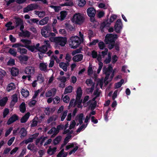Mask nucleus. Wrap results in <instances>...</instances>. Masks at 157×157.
<instances>
[{"label": "nucleus", "instance_id": "nucleus-1", "mask_svg": "<svg viewBox=\"0 0 157 157\" xmlns=\"http://www.w3.org/2000/svg\"><path fill=\"white\" fill-rule=\"evenodd\" d=\"M118 37V36L116 34H109L106 35L105 41L106 44H109V49H111L113 48L115 41Z\"/></svg>", "mask_w": 157, "mask_h": 157}, {"label": "nucleus", "instance_id": "nucleus-2", "mask_svg": "<svg viewBox=\"0 0 157 157\" xmlns=\"http://www.w3.org/2000/svg\"><path fill=\"white\" fill-rule=\"evenodd\" d=\"M81 40L78 36H71L69 40V45L71 48L75 49L82 43Z\"/></svg>", "mask_w": 157, "mask_h": 157}, {"label": "nucleus", "instance_id": "nucleus-3", "mask_svg": "<svg viewBox=\"0 0 157 157\" xmlns=\"http://www.w3.org/2000/svg\"><path fill=\"white\" fill-rule=\"evenodd\" d=\"M85 16L84 15L80 13H75L72 19V21L77 24L80 25L84 21Z\"/></svg>", "mask_w": 157, "mask_h": 157}, {"label": "nucleus", "instance_id": "nucleus-4", "mask_svg": "<svg viewBox=\"0 0 157 157\" xmlns=\"http://www.w3.org/2000/svg\"><path fill=\"white\" fill-rule=\"evenodd\" d=\"M44 44V45L39 49V55L40 59L42 58L41 55L42 54L45 53L47 51L48 48L51 47L49 41L45 40Z\"/></svg>", "mask_w": 157, "mask_h": 157}, {"label": "nucleus", "instance_id": "nucleus-5", "mask_svg": "<svg viewBox=\"0 0 157 157\" xmlns=\"http://www.w3.org/2000/svg\"><path fill=\"white\" fill-rule=\"evenodd\" d=\"M79 147V145L76 143H70L66 146L65 150L67 151L71 148H73L69 153V155H71L74 153L78 150Z\"/></svg>", "mask_w": 157, "mask_h": 157}, {"label": "nucleus", "instance_id": "nucleus-6", "mask_svg": "<svg viewBox=\"0 0 157 157\" xmlns=\"http://www.w3.org/2000/svg\"><path fill=\"white\" fill-rule=\"evenodd\" d=\"M51 30V29L49 25L44 26L41 30V33L42 36L45 38L49 37L50 34H52V36L55 35L54 33H51L50 32Z\"/></svg>", "mask_w": 157, "mask_h": 157}, {"label": "nucleus", "instance_id": "nucleus-7", "mask_svg": "<svg viewBox=\"0 0 157 157\" xmlns=\"http://www.w3.org/2000/svg\"><path fill=\"white\" fill-rule=\"evenodd\" d=\"M94 95L96 97L94 98L92 100L90 101L89 102V105H90V108L91 110H93L96 107L97 104V103L95 101L96 98L98 97L100 94V92L98 90H97L94 93Z\"/></svg>", "mask_w": 157, "mask_h": 157}, {"label": "nucleus", "instance_id": "nucleus-8", "mask_svg": "<svg viewBox=\"0 0 157 157\" xmlns=\"http://www.w3.org/2000/svg\"><path fill=\"white\" fill-rule=\"evenodd\" d=\"M55 40L56 44L61 46H64L67 42V39L65 37H56Z\"/></svg>", "mask_w": 157, "mask_h": 157}, {"label": "nucleus", "instance_id": "nucleus-9", "mask_svg": "<svg viewBox=\"0 0 157 157\" xmlns=\"http://www.w3.org/2000/svg\"><path fill=\"white\" fill-rule=\"evenodd\" d=\"M77 97L76 99V102L78 103V107L79 108H81V103L82 100H80V99L82 96V90L81 87H79L78 88L77 91Z\"/></svg>", "mask_w": 157, "mask_h": 157}, {"label": "nucleus", "instance_id": "nucleus-10", "mask_svg": "<svg viewBox=\"0 0 157 157\" xmlns=\"http://www.w3.org/2000/svg\"><path fill=\"white\" fill-rule=\"evenodd\" d=\"M35 68L32 66L27 67L25 69V74L28 75H33L35 72Z\"/></svg>", "mask_w": 157, "mask_h": 157}, {"label": "nucleus", "instance_id": "nucleus-11", "mask_svg": "<svg viewBox=\"0 0 157 157\" xmlns=\"http://www.w3.org/2000/svg\"><path fill=\"white\" fill-rule=\"evenodd\" d=\"M113 70L112 67L109 65L107 68H103V70L104 73L106 75L104 80L105 82L109 79V77L110 72Z\"/></svg>", "mask_w": 157, "mask_h": 157}, {"label": "nucleus", "instance_id": "nucleus-12", "mask_svg": "<svg viewBox=\"0 0 157 157\" xmlns=\"http://www.w3.org/2000/svg\"><path fill=\"white\" fill-rule=\"evenodd\" d=\"M122 24L121 20L118 19L116 23L114 29L117 33H119L122 29Z\"/></svg>", "mask_w": 157, "mask_h": 157}, {"label": "nucleus", "instance_id": "nucleus-13", "mask_svg": "<svg viewBox=\"0 0 157 157\" xmlns=\"http://www.w3.org/2000/svg\"><path fill=\"white\" fill-rule=\"evenodd\" d=\"M37 6L36 4H31L23 9L24 13H27L28 12L33 10L37 8Z\"/></svg>", "mask_w": 157, "mask_h": 157}, {"label": "nucleus", "instance_id": "nucleus-14", "mask_svg": "<svg viewBox=\"0 0 157 157\" xmlns=\"http://www.w3.org/2000/svg\"><path fill=\"white\" fill-rule=\"evenodd\" d=\"M56 88H53L50 90L47 91L45 93V96L47 98L53 96L55 95L56 93Z\"/></svg>", "mask_w": 157, "mask_h": 157}, {"label": "nucleus", "instance_id": "nucleus-15", "mask_svg": "<svg viewBox=\"0 0 157 157\" xmlns=\"http://www.w3.org/2000/svg\"><path fill=\"white\" fill-rule=\"evenodd\" d=\"M87 14L90 17H94L96 13V10L93 7L88 8L87 10Z\"/></svg>", "mask_w": 157, "mask_h": 157}, {"label": "nucleus", "instance_id": "nucleus-16", "mask_svg": "<svg viewBox=\"0 0 157 157\" xmlns=\"http://www.w3.org/2000/svg\"><path fill=\"white\" fill-rule=\"evenodd\" d=\"M21 41L22 42L24 45L21 44L22 47H25L27 48L31 43V41L30 40L27 39H21Z\"/></svg>", "mask_w": 157, "mask_h": 157}, {"label": "nucleus", "instance_id": "nucleus-17", "mask_svg": "<svg viewBox=\"0 0 157 157\" xmlns=\"http://www.w3.org/2000/svg\"><path fill=\"white\" fill-rule=\"evenodd\" d=\"M11 100L10 106H13L18 101V98L17 95L15 94L12 95Z\"/></svg>", "mask_w": 157, "mask_h": 157}, {"label": "nucleus", "instance_id": "nucleus-18", "mask_svg": "<svg viewBox=\"0 0 157 157\" xmlns=\"http://www.w3.org/2000/svg\"><path fill=\"white\" fill-rule=\"evenodd\" d=\"M67 15V13L66 11H62L60 13V15L57 16L58 19L62 21L64 19Z\"/></svg>", "mask_w": 157, "mask_h": 157}, {"label": "nucleus", "instance_id": "nucleus-19", "mask_svg": "<svg viewBox=\"0 0 157 157\" xmlns=\"http://www.w3.org/2000/svg\"><path fill=\"white\" fill-rule=\"evenodd\" d=\"M101 59V57L99 55L98 56V57H97V60L99 61V63H98V65H99V67H98V69L97 70V73L98 74H99L100 73V72L102 68L103 65V63L102 62H100Z\"/></svg>", "mask_w": 157, "mask_h": 157}, {"label": "nucleus", "instance_id": "nucleus-20", "mask_svg": "<svg viewBox=\"0 0 157 157\" xmlns=\"http://www.w3.org/2000/svg\"><path fill=\"white\" fill-rule=\"evenodd\" d=\"M47 63H40L39 65V68L41 71L45 72H47L48 71L47 69Z\"/></svg>", "mask_w": 157, "mask_h": 157}, {"label": "nucleus", "instance_id": "nucleus-21", "mask_svg": "<svg viewBox=\"0 0 157 157\" xmlns=\"http://www.w3.org/2000/svg\"><path fill=\"white\" fill-rule=\"evenodd\" d=\"M83 56L82 54H79L74 56L73 58V60L75 62L81 61L82 59Z\"/></svg>", "mask_w": 157, "mask_h": 157}, {"label": "nucleus", "instance_id": "nucleus-22", "mask_svg": "<svg viewBox=\"0 0 157 157\" xmlns=\"http://www.w3.org/2000/svg\"><path fill=\"white\" fill-rule=\"evenodd\" d=\"M47 139V137H41L37 139L36 140V145H37L39 143H40L41 145L43 144V143Z\"/></svg>", "mask_w": 157, "mask_h": 157}, {"label": "nucleus", "instance_id": "nucleus-23", "mask_svg": "<svg viewBox=\"0 0 157 157\" xmlns=\"http://www.w3.org/2000/svg\"><path fill=\"white\" fill-rule=\"evenodd\" d=\"M49 20V18L48 17H45L39 21V25H45L48 23Z\"/></svg>", "mask_w": 157, "mask_h": 157}, {"label": "nucleus", "instance_id": "nucleus-24", "mask_svg": "<svg viewBox=\"0 0 157 157\" xmlns=\"http://www.w3.org/2000/svg\"><path fill=\"white\" fill-rule=\"evenodd\" d=\"M19 71L18 68L13 67H12L10 71V72L13 76H16L18 74Z\"/></svg>", "mask_w": 157, "mask_h": 157}, {"label": "nucleus", "instance_id": "nucleus-25", "mask_svg": "<svg viewBox=\"0 0 157 157\" xmlns=\"http://www.w3.org/2000/svg\"><path fill=\"white\" fill-rule=\"evenodd\" d=\"M57 148L56 147H52L50 146L47 151V153L49 155H52L56 152Z\"/></svg>", "mask_w": 157, "mask_h": 157}, {"label": "nucleus", "instance_id": "nucleus-26", "mask_svg": "<svg viewBox=\"0 0 157 157\" xmlns=\"http://www.w3.org/2000/svg\"><path fill=\"white\" fill-rule=\"evenodd\" d=\"M48 134H52L51 137H54L58 133V131H56V128H52L48 132Z\"/></svg>", "mask_w": 157, "mask_h": 157}, {"label": "nucleus", "instance_id": "nucleus-27", "mask_svg": "<svg viewBox=\"0 0 157 157\" xmlns=\"http://www.w3.org/2000/svg\"><path fill=\"white\" fill-rule=\"evenodd\" d=\"M30 113L29 112H28L21 119V122L22 123L25 122L28 120Z\"/></svg>", "mask_w": 157, "mask_h": 157}, {"label": "nucleus", "instance_id": "nucleus-28", "mask_svg": "<svg viewBox=\"0 0 157 157\" xmlns=\"http://www.w3.org/2000/svg\"><path fill=\"white\" fill-rule=\"evenodd\" d=\"M84 118V115L82 113H81L78 115L76 117L75 120L78 121L80 124L82 123V120Z\"/></svg>", "mask_w": 157, "mask_h": 157}, {"label": "nucleus", "instance_id": "nucleus-29", "mask_svg": "<svg viewBox=\"0 0 157 157\" xmlns=\"http://www.w3.org/2000/svg\"><path fill=\"white\" fill-rule=\"evenodd\" d=\"M30 35V33L27 31H22L20 33V36L24 37H28Z\"/></svg>", "mask_w": 157, "mask_h": 157}, {"label": "nucleus", "instance_id": "nucleus-30", "mask_svg": "<svg viewBox=\"0 0 157 157\" xmlns=\"http://www.w3.org/2000/svg\"><path fill=\"white\" fill-rule=\"evenodd\" d=\"M88 73L89 75H93L95 77L97 76V75L96 74V72L95 71L93 72L92 70V67L91 66H89L88 70Z\"/></svg>", "mask_w": 157, "mask_h": 157}, {"label": "nucleus", "instance_id": "nucleus-31", "mask_svg": "<svg viewBox=\"0 0 157 157\" xmlns=\"http://www.w3.org/2000/svg\"><path fill=\"white\" fill-rule=\"evenodd\" d=\"M21 93L22 96L25 98L27 97L29 94V91L27 90L24 89L21 90Z\"/></svg>", "mask_w": 157, "mask_h": 157}, {"label": "nucleus", "instance_id": "nucleus-32", "mask_svg": "<svg viewBox=\"0 0 157 157\" xmlns=\"http://www.w3.org/2000/svg\"><path fill=\"white\" fill-rule=\"evenodd\" d=\"M8 98L7 97H5L0 99V105L1 106H4L6 104Z\"/></svg>", "mask_w": 157, "mask_h": 157}, {"label": "nucleus", "instance_id": "nucleus-33", "mask_svg": "<svg viewBox=\"0 0 157 157\" xmlns=\"http://www.w3.org/2000/svg\"><path fill=\"white\" fill-rule=\"evenodd\" d=\"M73 88L72 86H68L65 88L64 90V94H65L71 93L73 90Z\"/></svg>", "mask_w": 157, "mask_h": 157}, {"label": "nucleus", "instance_id": "nucleus-34", "mask_svg": "<svg viewBox=\"0 0 157 157\" xmlns=\"http://www.w3.org/2000/svg\"><path fill=\"white\" fill-rule=\"evenodd\" d=\"M36 15H38L40 17H44L45 14V13L44 11H34Z\"/></svg>", "mask_w": 157, "mask_h": 157}, {"label": "nucleus", "instance_id": "nucleus-35", "mask_svg": "<svg viewBox=\"0 0 157 157\" xmlns=\"http://www.w3.org/2000/svg\"><path fill=\"white\" fill-rule=\"evenodd\" d=\"M67 63H66L64 62H62L59 63V66L64 71H66L67 67Z\"/></svg>", "mask_w": 157, "mask_h": 157}, {"label": "nucleus", "instance_id": "nucleus-36", "mask_svg": "<svg viewBox=\"0 0 157 157\" xmlns=\"http://www.w3.org/2000/svg\"><path fill=\"white\" fill-rule=\"evenodd\" d=\"M71 136H68L66 137V138L65 139L64 142L63 144L61 146V147L62 148L64 146L66 145L67 143L69 142V140L71 139Z\"/></svg>", "mask_w": 157, "mask_h": 157}, {"label": "nucleus", "instance_id": "nucleus-37", "mask_svg": "<svg viewBox=\"0 0 157 157\" xmlns=\"http://www.w3.org/2000/svg\"><path fill=\"white\" fill-rule=\"evenodd\" d=\"M124 82V80L123 79H121L120 82H118L115 84V88L117 89L121 87Z\"/></svg>", "mask_w": 157, "mask_h": 157}, {"label": "nucleus", "instance_id": "nucleus-38", "mask_svg": "<svg viewBox=\"0 0 157 157\" xmlns=\"http://www.w3.org/2000/svg\"><path fill=\"white\" fill-rule=\"evenodd\" d=\"M62 137L61 136H57L53 141V143L55 145L58 144L61 141Z\"/></svg>", "mask_w": 157, "mask_h": 157}, {"label": "nucleus", "instance_id": "nucleus-39", "mask_svg": "<svg viewBox=\"0 0 157 157\" xmlns=\"http://www.w3.org/2000/svg\"><path fill=\"white\" fill-rule=\"evenodd\" d=\"M20 111L24 113L25 110V104L24 102H22L20 106Z\"/></svg>", "mask_w": 157, "mask_h": 157}, {"label": "nucleus", "instance_id": "nucleus-40", "mask_svg": "<svg viewBox=\"0 0 157 157\" xmlns=\"http://www.w3.org/2000/svg\"><path fill=\"white\" fill-rule=\"evenodd\" d=\"M67 110H66L64 111L63 113L61 114V120L62 121H63L66 116L67 115Z\"/></svg>", "mask_w": 157, "mask_h": 157}, {"label": "nucleus", "instance_id": "nucleus-41", "mask_svg": "<svg viewBox=\"0 0 157 157\" xmlns=\"http://www.w3.org/2000/svg\"><path fill=\"white\" fill-rule=\"evenodd\" d=\"M86 83L88 86H94V83L90 79H88L86 81Z\"/></svg>", "mask_w": 157, "mask_h": 157}, {"label": "nucleus", "instance_id": "nucleus-42", "mask_svg": "<svg viewBox=\"0 0 157 157\" xmlns=\"http://www.w3.org/2000/svg\"><path fill=\"white\" fill-rule=\"evenodd\" d=\"M20 132L21 137H24L26 135L27 132L24 128H22L21 129Z\"/></svg>", "mask_w": 157, "mask_h": 157}, {"label": "nucleus", "instance_id": "nucleus-43", "mask_svg": "<svg viewBox=\"0 0 157 157\" xmlns=\"http://www.w3.org/2000/svg\"><path fill=\"white\" fill-rule=\"evenodd\" d=\"M28 57L26 56H20L19 57V59L21 62H23L24 61H26L28 60Z\"/></svg>", "mask_w": 157, "mask_h": 157}, {"label": "nucleus", "instance_id": "nucleus-44", "mask_svg": "<svg viewBox=\"0 0 157 157\" xmlns=\"http://www.w3.org/2000/svg\"><path fill=\"white\" fill-rule=\"evenodd\" d=\"M65 25L66 28L69 31H72L74 29V28L73 26L69 23H66Z\"/></svg>", "mask_w": 157, "mask_h": 157}, {"label": "nucleus", "instance_id": "nucleus-45", "mask_svg": "<svg viewBox=\"0 0 157 157\" xmlns=\"http://www.w3.org/2000/svg\"><path fill=\"white\" fill-rule=\"evenodd\" d=\"M62 97L63 101L64 102L67 103L69 102L70 98L69 96L65 95L64 96L63 95Z\"/></svg>", "mask_w": 157, "mask_h": 157}, {"label": "nucleus", "instance_id": "nucleus-46", "mask_svg": "<svg viewBox=\"0 0 157 157\" xmlns=\"http://www.w3.org/2000/svg\"><path fill=\"white\" fill-rule=\"evenodd\" d=\"M18 119V117L16 115H13L10 117V123L15 121Z\"/></svg>", "mask_w": 157, "mask_h": 157}, {"label": "nucleus", "instance_id": "nucleus-47", "mask_svg": "<svg viewBox=\"0 0 157 157\" xmlns=\"http://www.w3.org/2000/svg\"><path fill=\"white\" fill-rule=\"evenodd\" d=\"M18 52H19L21 54H26L27 52V50L25 48H18L17 50Z\"/></svg>", "mask_w": 157, "mask_h": 157}, {"label": "nucleus", "instance_id": "nucleus-48", "mask_svg": "<svg viewBox=\"0 0 157 157\" xmlns=\"http://www.w3.org/2000/svg\"><path fill=\"white\" fill-rule=\"evenodd\" d=\"M87 124H83L81 125L79 128H78L77 130V132H79L83 130L87 126Z\"/></svg>", "mask_w": 157, "mask_h": 157}, {"label": "nucleus", "instance_id": "nucleus-49", "mask_svg": "<svg viewBox=\"0 0 157 157\" xmlns=\"http://www.w3.org/2000/svg\"><path fill=\"white\" fill-rule=\"evenodd\" d=\"M37 80L40 82H42L44 81V78L41 74H39L38 75Z\"/></svg>", "mask_w": 157, "mask_h": 157}, {"label": "nucleus", "instance_id": "nucleus-50", "mask_svg": "<svg viewBox=\"0 0 157 157\" xmlns=\"http://www.w3.org/2000/svg\"><path fill=\"white\" fill-rule=\"evenodd\" d=\"M78 5L80 7L83 6L86 3L85 0H78Z\"/></svg>", "mask_w": 157, "mask_h": 157}, {"label": "nucleus", "instance_id": "nucleus-51", "mask_svg": "<svg viewBox=\"0 0 157 157\" xmlns=\"http://www.w3.org/2000/svg\"><path fill=\"white\" fill-rule=\"evenodd\" d=\"M42 90L41 89L38 90L34 92V95L33 96L32 99H35L39 93Z\"/></svg>", "mask_w": 157, "mask_h": 157}, {"label": "nucleus", "instance_id": "nucleus-52", "mask_svg": "<svg viewBox=\"0 0 157 157\" xmlns=\"http://www.w3.org/2000/svg\"><path fill=\"white\" fill-rule=\"evenodd\" d=\"M73 5V3L72 2H70L65 3L64 4H60V6H71Z\"/></svg>", "mask_w": 157, "mask_h": 157}, {"label": "nucleus", "instance_id": "nucleus-53", "mask_svg": "<svg viewBox=\"0 0 157 157\" xmlns=\"http://www.w3.org/2000/svg\"><path fill=\"white\" fill-rule=\"evenodd\" d=\"M57 118V117L56 115H53L52 117H50L48 119L47 121L48 123H50L53 121H55L56 120Z\"/></svg>", "mask_w": 157, "mask_h": 157}, {"label": "nucleus", "instance_id": "nucleus-54", "mask_svg": "<svg viewBox=\"0 0 157 157\" xmlns=\"http://www.w3.org/2000/svg\"><path fill=\"white\" fill-rule=\"evenodd\" d=\"M29 50L31 51L32 52H36L37 51L35 46H30L29 45L27 48Z\"/></svg>", "mask_w": 157, "mask_h": 157}, {"label": "nucleus", "instance_id": "nucleus-55", "mask_svg": "<svg viewBox=\"0 0 157 157\" xmlns=\"http://www.w3.org/2000/svg\"><path fill=\"white\" fill-rule=\"evenodd\" d=\"M65 59L67 61V63L68 64L69 62L71 60V56L68 54H67L66 55Z\"/></svg>", "mask_w": 157, "mask_h": 157}, {"label": "nucleus", "instance_id": "nucleus-56", "mask_svg": "<svg viewBox=\"0 0 157 157\" xmlns=\"http://www.w3.org/2000/svg\"><path fill=\"white\" fill-rule=\"evenodd\" d=\"M15 19L17 25H18L23 23L22 20L19 18L15 17Z\"/></svg>", "mask_w": 157, "mask_h": 157}, {"label": "nucleus", "instance_id": "nucleus-57", "mask_svg": "<svg viewBox=\"0 0 157 157\" xmlns=\"http://www.w3.org/2000/svg\"><path fill=\"white\" fill-rule=\"evenodd\" d=\"M53 101L54 104H57L60 101V98L58 96H56L53 98Z\"/></svg>", "mask_w": 157, "mask_h": 157}, {"label": "nucleus", "instance_id": "nucleus-58", "mask_svg": "<svg viewBox=\"0 0 157 157\" xmlns=\"http://www.w3.org/2000/svg\"><path fill=\"white\" fill-rule=\"evenodd\" d=\"M98 46L101 49H103L105 47V45L103 42H100L98 43Z\"/></svg>", "mask_w": 157, "mask_h": 157}, {"label": "nucleus", "instance_id": "nucleus-59", "mask_svg": "<svg viewBox=\"0 0 157 157\" xmlns=\"http://www.w3.org/2000/svg\"><path fill=\"white\" fill-rule=\"evenodd\" d=\"M117 71L116 69H114L113 70V72H112V75H111L110 76V78L109 79V80L108 81H106V82L107 83H108L109 81H110L113 78V77L114 76L115 73L116 72H117Z\"/></svg>", "mask_w": 157, "mask_h": 157}, {"label": "nucleus", "instance_id": "nucleus-60", "mask_svg": "<svg viewBox=\"0 0 157 157\" xmlns=\"http://www.w3.org/2000/svg\"><path fill=\"white\" fill-rule=\"evenodd\" d=\"M76 124V123L75 120L72 121L70 125L69 129H71L75 127Z\"/></svg>", "mask_w": 157, "mask_h": 157}, {"label": "nucleus", "instance_id": "nucleus-61", "mask_svg": "<svg viewBox=\"0 0 157 157\" xmlns=\"http://www.w3.org/2000/svg\"><path fill=\"white\" fill-rule=\"evenodd\" d=\"M33 138H32V137L31 136L30 137L28 138L26 140L23 141V142L24 143H25L26 144H27L29 142H33Z\"/></svg>", "mask_w": 157, "mask_h": 157}, {"label": "nucleus", "instance_id": "nucleus-62", "mask_svg": "<svg viewBox=\"0 0 157 157\" xmlns=\"http://www.w3.org/2000/svg\"><path fill=\"white\" fill-rule=\"evenodd\" d=\"M50 7L53 8L55 11L56 12H58L61 9V6H51Z\"/></svg>", "mask_w": 157, "mask_h": 157}, {"label": "nucleus", "instance_id": "nucleus-63", "mask_svg": "<svg viewBox=\"0 0 157 157\" xmlns=\"http://www.w3.org/2000/svg\"><path fill=\"white\" fill-rule=\"evenodd\" d=\"M117 16L115 15H112L110 18L109 21L110 22H113L117 18Z\"/></svg>", "mask_w": 157, "mask_h": 157}, {"label": "nucleus", "instance_id": "nucleus-64", "mask_svg": "<svg viewBox=\"0 0 157 157\" xmlns=\"http://www.w3.org/2000/svg\"><path fill=\"white\" fill-rule=\"evenodd\" d=\"M10 54L14 56H16L17 54V51L16 50L14 49H10Z\"/></svg>", "mask_w": 157, "mask_h": 157}]
</instances>
